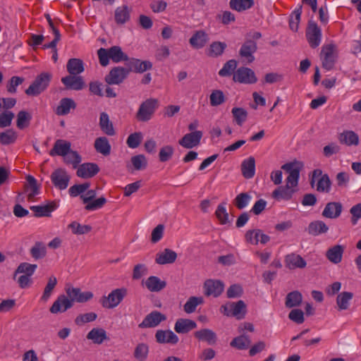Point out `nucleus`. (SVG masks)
<instances>
[{
	"instance_id": "c756f323",
	"label": "nucleus",
	"mask_w": 361,
	"mask_h": 361,
	"mask_svg": "<svg viewBox=\"0 0 361 361\" xmlns=\"http://www.w3.org/2000/svg\"><path fill=\"white\" fill-rule=\"evenodd\" d=\"M131 8L127 5H122L116 8L114 12L115 22L118 25H123L130 19Z\"/></svg>"
},
{
	"instance_id": "b1692460",
	"label": "nucleus",
	"mask_w": 361,
	"mask_h": 361,
	"mask_svg": "<svg viewBox=\"0 0 361 361\" xmlns=\"http://www.w3.org/2000/svg\"><path fill=\"white\" fill-rule=\"evenodd\" d=\"M155 338L159 343L175 345L179 341L178 336L171 330H158L156 332Z\"/></svg>"
},
{
	"instance_id": "4c0bfd02",
	"label": "nucleus",
	"mask_w": 361,
	"mask_h": 361,
	"mask_svg": "<svg viewBox=\"0 0 361 361\" xmlns=\"http://www.w3.org/2000/svg\"><path fill=\"white\" fill-rule=\"evenodd\" d=\"M75 107L76 104L73 99L71 98H63L61 99L56 109V114L59 116L67 115L70 113L71 109H74Z\"/></svg>"
},
{
	"instance_id": "0eeeda50",
	"label": "nucleus",
	"mask_w": 361,
	"mask_h": 361,
	"mask_svg": "<svg viewBox=\"0 0 361 361\" xmlns=\"http://www.w3.org/2000/svg\"><path fill=\"white\" fill-rule=\"evenodd\" d=\"M129 73L123 66H116L111 69L109 73L105 75L104 81L109 85H120L128 78Z\"/></svg>"
},
{
	"instance_id": "4d7b16f0",
	"label": "nucleus",
	"mask_w": 361,
	"mask_h": 361,
	"mask_svg": "<svg viewBox=\"0 0 361 361\" xmlns=\"http://www.w3.org/2000/svg\"><path fill=\"white\" fill-rule=\"evenodd\" d=\"M210 105L212 106H217L226 102V97L223 91L220 90H214L209 96Z\"/></svg>"
},
{
	"instance_id": "cd10ccee",
	"label": "nucleus",
	"mask_w": 361,
	"mask_h": 361,
	"mask_svg": "<svg viewBox=\"0 0 361 361\" xmlns=\"http://www.w3.org/2000/svg\"><path fill=\"white\" fill-rule=\"evenodd\" d=\"M286 267L289 269H302L307 265L305 260L299 255L291 253L285 257Z\"/></svg>"
},
{
	"instance_id": "13d9d810",
	"label": "nucleus",
	"mask_w": 361,
	"mask_h": 361,
	"mask_svg": "<svg viewBox=\"0 0 361 361\" xmlns=\"http://www.w3.org/2000/svg\"><path fill=\"white\" fill-rule=\"evenodd\" d=\"M16 139V133L12 129L0 133V143L3 145H8L14 143Z\"/></svg>"
},
{
	"instance_id": "3c124183",
	"label": "nucleus",
	"mask_w": 361,
	"mask_h": 361,
	"mask_svg": "<svg viewBox=\"0 0 361 361\" xmlns=\"http://www.w3.org/2000/svg\"><path fill=\"white\" fill-rule=\"evenodd\" d=\"M238 62L235 59L228 60L226 62L223 68L219 71V75L221 77H229L233 75L237 68Z\"/></svg>"
},
{
	"instance_id": "c9c22d12",
	"label": "nucleus",
	"mask_w": 361,
	"mask_h": 361,
	"mask_svg": "<svg viewBox=\"0 0 361 361\" xmlns=\"http://www.w3.org/2000/svg\"><path fill=\"white\" fill-rule=\"evenodd\" d=\"M328 231L329 226L322 220L312 221L307 227L308 233L314 236L326 233Z\"/></svg>"
},
{
	"instance_id": "f704fd0d",
	"label": "nucleus",
	"mask_w": 361,
	"mask_h": 361,
	"mask_svg": "<svg viewBox=\"0 0 361 361\" xmlns=\"http://www.w3.org/2000/svg\"><path fill=\"white\" fill-rule=\"evenodd\" d=\"M344 249L343 245H336L328 249L326 257L331 262L338 264L342 260Z\"/></svg>"
},
{
	"instance_id": "79ce46f5",
	"label": "nucleus",
	"mask_w": 361,
	"mask_h": 361,
	"mask_svg": "<svg viewBox=\"0 0 361 361\" xmlns=\"http://www.w3.org/2000/svg\"><path fill=\"white\" fill-rule=\"evenodd\" d=\"M94 147L97 152L104 156H108L111 153V145L106 137H97L94 141Z\"/></svg>"
},
{
	"instance_id": "1a4fd4ad",
	"label": "nucleus",
	"mask_w": 361,
	"mask_h": 361,
	"mask_svg": "<svg viewBox=\"0 0 361 361\" xmlns=\"http://www.w3.org/2000/svg\"><path fill=\"white\" fill-rule=\"evenodd\" d=\"M233 80L243 84H254L257 81L255 72L247 67L238 68L233 74Z\"/></svg>"
},
{
	"instance_id": "ea45409f",
	"label": "nucleus",
	"mask_w": 361,
	"mask_h": 361,
	"mask_svg": "<svg viewBox=\"0 0 361 361\" xmlns=\"http://www.w3.org/2000/svg\"><path fill=\"white\" fill-rule=\"evenodd\" d=\"M67 71L71 75H80L84 70V63L80 59H70L66 64Z\"/></svg>"
},
{
	"instance_id": "39448f33",
	"label": "nucleus",
	"mask_w": 361,
	"mask_h": 361,
	"mask_svg": "<svg viewBox=\"0 0 361 361\" xmlns=\"http://www.w3.org/2000/svg\"><path fill=\"white\" fill-rule=\"evenodd\" d=\"M220 310L224 315L235 317L240 319L245 315L246 305L243 300H238L236 302H231L222 305Z\"/></svg>"
},
{
	"instance_id": "680f3d73",
	"label": "nucleus",
	"mask_w": 361,
	"mask_h": 361,
	"mask_svg": "<svg viewBox=\"0 0 361 361\" xmlns=\"http://www.w3.org/2000/svg\"><path fill=\"white\" fill-rule=\"evenodd\" d=\"M97 314L94 312H87L78 314L75 319V324L78 326H82L86 323L94 322L97 319Z\"/></svg>"
},
{
	"instance_id": "a18cd8bd",
	"label": "nucleus",
	"mask_w": 361,
	"mask_h": 361,
	"mask_svg": "<svg viewBox=\"0 0 361 361\" xmlns=\"http://www.w3.org/2000/svg\"><path fill=\"white\" fill-rule=\"evenodd\" d=\"M353 298V293L351 292H342L337 295L336 304L338 310H348L350 305V301Z\"/></svg>"
},
{
	"instance_id": "423d86ee",
	"label": "nucleus",
	"mask_w": 361,
	"mask_h": 361,
	"mask_svg": "<svg viewBox=\"0 0 361 361\" xmlns=\"http://www.w3.org/2000/svg\"><path fill=\"white\" fill-rule=\"evenodd\" d=\"M301 168L302 164L298 161L288 162L281 166L282 169L288 173V176L286 179V185L290 188H294L298 185Z\"/></svg>"
},
{
	"instance_id": "4468645a",
	"label": "nucleus",
	"mask_w": 361,
	"mask_h": 361,
	"mask_svg": "<svg viewBox=\"0 0 361 361\" xmlns=\"http://www.w3.org/2000/svg\"><path fill=\"white\" fill-rule=\"evenodd\" d=\"M66 294L71 298L73 305L76 302H86L93 298V293L90 291L82 292L79 288H68L66 289Z\"/></svg>"
},
{
	"instance_id": "774afa93",
	"label": "nucleus",
	"mask_w": 361,
	"mask_h": 361,
	"mask_svg": "<svg viewBox=\"0 0 361 361\" xmlns=\"http://www.w3.org/2000/svg\"><path fill=\"white\" fill-rule=\"evenodd\" d=\"M301 13H302V6H300L290 15V20H289V25H290V28L293 31H297L298 29V25H299L300 20Z\"/></svg>"
},
{
	"instance_id": "9b49d317",
	"label": "nucleus",
	"mask_w": 361,
	"mask_h": 361,
	"mask_svg": "<svg viewBox=\"0 0 361 361\" xmlns=\"http://www.w3.org/2000/svg\"><path fill=\"white\" fill-rule=\"evenodd\" d=\"M335 48L334 44H329L323 46L322 49L321 59L322 67L327 71L333 69L334 66L336 62Z\"/></svg>"
},
{
	"instance_id": "bb28decb",
	"label": "nucleus",
	"mask_w": 361,
	"mask_h": 361,
	"mask_svg": "<svg viewBox=\"0 0 361 361\" xmlns=\"http://www.w3.org/2000/svg\"><path fill=\"white\" fill-rule=\"evenodd\" d=\"M194 336L200 341H204L209 345H215L217 341L216 334L209 329H202L194 333Z\"/></svg>"
},
{
	"instance_id": "c03bdc74",
	"label": "nucleus",
	"mask_w": 361,
	"mask_h": 361,
	"mask_svg": "<svg viewBox=\"0 0 361 361\" xmlns=\"http://www.w3.org/2000/svg\"><path fill=\"white\" fill-rule=\"evenodd\" d=\"M56 209L55 203H51L47 205L31 206L30 209L35 212L37 217L50 216L51 212Z\"/></svg>"
},
{
	"instance_id": "aec40b11",
	"label": "nucleus",
	"mask_w": 361,
	"mask_h": 361,
	"mask_svg": "<svg viewBox=\"0 0 361 361\" xmlns=\"http://www.w3.org/2000/svg\"><path fill=\"white\" fill-rule=\"evenodd\" d=\"M224 285L220 281L207 280L204 283V294L207 296H219L224 290Z\"/></svg>"
},
{
	"instance_id": "a19ab883",
	"label": "nucleus",
	"mask_w": 361,
	"mask_h": 361,
	"mask_svg": "<svg viewBox=\"0 0 361 361\" xmlns=\"http://www.w3.org/2000/svg\"><path fill=\"white\" fill-rule=\"evenodd\" d=\"M99 127L101 130L107 135L112 136L116 133L113 124L109 120V115L105 112H102L100 114Z\"/></svg>"
},
{
	"instance_id": "5701e85b",
	"label": "nucleus",
	"mask_w": 361,
	"mask_h": 361,
	"mask_svg": "<svg viewBox=\"0 0 361 361\" xmlns=\"http://www.w3.org/2000/svg\"><path fill=\"white\" fill-rule=\"evenodd\" d=\"M207 33L204 30H197L189 39V43L194 49H202L209 42Z\"/></svg>"
},
{
	"instance_id": "72a5a7b5",
	"label": "nucleus",
	"mask_w": 361,
	"mask_h": 361,
	"mask_svg": "<svg viewBox=\"0 0 361 361\" xmlns=\"http://www.w3.org/2000/svg\"><path fill=\"white\" fill-rule=\"evenodd\" d=\"M295 192V190L286 185L285 186H279L276 188L273 191L271 196L276 200H290Z\"/></svg>"
},
{
	"instance_id": "f03ea898",
	"label": "nucleus",
	"mask_w": 361,
	"mask_h": 361,
	"mask_svg": "<svg viewBox=\"0 0 361 361\" xmlns=\"http://www.w3.org/2000/svg\"><path fill=\"white\" fill-rule=\"evenodd\" d=\"M52 78V74L43 72L38 75L30 87L25 90V94L28 96H37L44 92L49 85Z\"/></svg>"
},
{
	"instance_id": "2eb2a0df",
	"label": "nucleus",
	"mask_w": 361,
	"mask_h": 361,
	"mask_svg": "<svg viewBox=\"0 0 361 361\" xmlns=\"http://www.w3.org/2000/svg\"><path fill=\"white\" fill-rule=\"evenodd\" d=\"M61 82L66 90H81L85 87V81L82 76L69 74L61 78Z\"/></svg>"
},
{
	"instance_id": "e2e57ef3",
	"label": "nucleus",
	"mask_w": 361,
	"mask_h": 361,
	"mask_svg": "<svg viewBox=\"0 0 361 361\" xmlns=\"http://www.w3.org/2000/svg\"><path fill=\"white\" fill-rule=\"evenodd\" d=\"M63 158L64 162L66 164H71L74 169L78 166L82 160L80 155L76 151L71 149Z\"/></svg>"
},
{
	"instance_id": "6e6d98bb",
	"label": "nucleus",
	"mask_w": 361,
	"mask_h": 361,
	"mask_svg": "<svg viewBox=\"0 0 361 361\" xmlns=\"http://www.w3.org/2000/svg\"><path fill=\"white\" fill-rule=\"evenodd\" d=\"M226 202H221L218 205L216 210L215 212V215L216 218L219 221L220 224L223 225L230 222L228 219L229 215L226 211Z\"/></svg>"
},
{
	"instance_id": "69168bd1",
	"label": "nucleus",
	"mask_w": 361,
	"mask_h": 361,
	"mask_svg": "<svg viewBox=\"0 0 361 361\" xmlns=\"http://www.w3.org/2000/svg\"><path fill=\"white\" fill-rule=\"evenodd\" d=\"M32 118L31 115L25 111H20L17 115L16 125L19 129H23L29 126Z\"/></svg>"
},
{
	"instance_id": "473e14b6",
	"label": "nucleus",
	"mask_w": 361,
	"mask_h": 361,
	"mask_svg": "<svg viewBox=\"0 0 361 361\" xmlns=\"http://www.w3.org/2000/svg\"><path fill=\"white\" fill-rule=\"evenodd\" d=\"M87 338L97 345H100L104 341L109 340L106 331L102 328H93L87 334Z\"/></svg>"
},
{
	"instance_id": "7ed1b4c3",
	"label": "nucleus",
	"mask_w": 361,
	"mask_h": 361,
	"mask_svg": "<svg viewBox=\"0 0 361 361\" xmlns=\"http://www.w3.org/2000/svg\"><path fill=\"white\" fill-rule=\"evenodd\" d=\"M158 107L157 99H147L140 105L135 118L138 121L147 122L151 119L155 110Z\"/></svg>"
},
{
	"instance_id": "5fc2aeb1",
	"label": "nucleus",
	"mask_w": 361,
	"mask_h": 361,
	"mask_svg": "<svg viewBox=\"0 0 361 361\" xmlns=\"http://www.w3.org/2000/svg\"><path fill=\"white\" fill-rule=\"evenodd\" d=\"M149 347L147 344L141 343L137 345L134 350V357L138 361H145L147 358Z\"/></svg>"
},
{
	"instance_id": "09e8293b",
	"label": "nucleus",
	"mask_w": 361,
	"mask_h": 361,
	"mask_svg": "<svg viewBox=\"0 0 361 361\" xmlns=\"http://www.w3.org/2000/svg\"><path fill=\"white\" fill-rule=\"evenodd\" d=\"M30 255L36 260L44 258L47 255L44 243L40 241L35 242L30 249Z\"/></svg>"
},
{
	"instance_id": "6ab92c4d",
	"label": "nucleus",
	"mask_w": 361,
	"mask_h": 361,
	"mask_svg": "<svg viewBox=\"0 0 361 361\" xmlns=\"http://www.w3.org/2000/svg\"><path fill=\"white\" fill-rule=\"evenodd\" d=\"M342 211L343 205L341 202H329L326 204L322 215L324 218L335 219L341 216Z\"/></svg>"
},
{
	"instance_id": "4be33fe9",
	"label": "nucleus",
	"mask_w": 361,
	"mask_h": 361,
	"mask_svg": "<svg viewBox=\"0 0 361 361\" xmlns=\"http://www.w3.org/2000/svg\"><path fill=\"white\" fill-rule=\"evenodd\" d=\"M99 171V168L94 163H85L78 168L76 174L78 177L88 178L94 176Z\"/></svg>"
},
{
	"instance_id": "a211bd4d",
	"label": "nucleus",
	"mask_w": 361,
	"mask_h": 361,
	"mask_svg": "<svg viewBox=\"0 0 361 361\" xmlns=\"http://www.w3.org/2000/svg\"><path fill=\"white\" fill-rule=\"evenodd\" d=\"M73 306V302L68 295H65L62 294L54 302L49 310L53 314H57L59 312H64Z\"/></svg>"
},
{
	"instance_id": "864d4df0",
	"label": "nucleus",
	"mask_w": 361,
	"mask_h": 361,
	"mask_svg": "<svg viewBox=\"0 0 361 361\" xmlns=\"http://www.w3.org/2000/svg\"><path fill=\"white\" fill-rule=\"evenodd\" d=\"M331 181L327 173H324L318 180L317 183V191L319 192L329 193L331 190Z\"/></svg>"
},
{
	"instance_id": "7c9ffc66",
	"label": "nucleus",
	"mask_w": 361,
	"mask_h": 361,
	"mask_svg": "<svg viewBox=\"0 0 361 361\" xmlns=\"http://www.w3.org/2000/svg\"><path fill=\"white\" fill-rule=\"evenodd\" d=\"M339 142L347 146H357L359 144V136L353 130H344L338 137Z\"/></svg>"
},
{
	"instance_id": "ddd939ff",
	"label": "nucleus",
	"mask_w": 361,
	"mask_h": 361,
	"mask_svg": "<svg viewBox=\"0 0 361 361\" xmlns=\"http://www.w3.org/2000/svg\"><path fill=\"white\" fill-rule=\"evenodd\" d=\"M70 178L71 177L67 173L66 171L61 168L54 170L51 175V180L52 183L59 190L66 189L68 185Z\"/></svg>"
},
{
	"instance_id": "f8f14e48",
	"label": "nucleus",
	"mask_w": 361,
	"mask_h": 361,
	"mask_svg": "<svg viewBox=\"0 0 361 361\" xmlns=\"http://www.w3.org/2000/svg\"><path fill=\"white\" fill-rule=\"evenodd\" d=\"M306 37L312 48L317 47L321 42L322 31L317 24L310 21L306 30Z\"/></svg>"
},
{
	"instance_id": "6e6552de",
	"label": "nucleus",
	"mask_w": 361,
	"mask_h": 361,
	"mask_svg": "<svg viewBox=\"0 0 361 361\" xmlns=\"http://www.w3.org/2000/svg\"><path fill=\"white\" fill-rule=\"evenodd\" d=\"M97 192L94 190H89L85 195H81L80 198L83 203L87 204L85 209L88 211L96 210L102 208L106 202V199L104 197H101L95 200H93L96 197Z\"/></svg>"
},
{
	"instance_id": "49530a36",
	"label": "nucleus",
	"mask_w": 361,
	"mask_h": 361,
	"mask_svg": "<svg viewBox=\"0 0 361 361\" xmlns=\"http://www.w3.org/2000/svg\"><path fill=\"white\" fill-rule=\"evenodd\" d=\"M203 303L204 299L202 297H190L183 305V310L187 314L193 313L195 312L197 307Z\"/></svg>"
},
{
	"instance_id": "f257e3e1",
	"label": "nucleus",
	"mask_w": 361,
	"mask_h": 361,
	"mask_svg": "<svg viewBox=\"0 0 361 361\" xmlns=\"http://www.w3.org/2000/svg\"><path fill=\"white\" fill-rule=\"evenodd\" d=\"M99 63L105 67L111 59L114 63L125 61L126 63L128 56L125 54L119 46H113L109 49L100 48L97 51Z\"/></svg>"
},
{
	"instance_id": "f3484780",
	"label": "nucleus",
	"mask_w": 361,
	"mask_h": 361,
	"mask_svg": "<svg viewBox=\"0 0 361 361\" xmlns=\"http://www.w3.org/2000/svg\"><path fill=\"white\" fill-rule=\"evenodd\" d=\"M166 316L158 311H152L148 314L143 321L139 324L138 326L141 329L153 328L158 326L161 322L165 321Z\"/></svg>"
},
{
	"instance_id": "dca6fc26",
	"label": "nucleus",
	"mask_w": 361,
	"mask_h": 361,
	"mask_svg": "<svg viewBox=\"0 0 361 361\" xmlns=\"http://www.w3.org/2000/svg\"><path fill=\"white\" fill-rule=\"evenodd\" d=\"M203 133L200 130H196L185 134L178 140V144L186 149H191L200 143Z\"/></svg>"
},
{
	"instance_id": "603ef678",
	"label": "nucleus",
	"mask_w": 361,
	"mask_h": 361,
	"mask_svg": "<svg viewBox=\"0 0 361 361\" xmlns=\"http://www.w3.org/2000/svg\"><path fill=\"white\" fill-rule=\"evenodd\" d=\"M234 121L241 126L247 118V111L241 107H234L231 110Z\"/></svg>"
},
{
	"instance_id": "338daca9",
	"label": "nucleus",
	"mask_w": 361,
	"mask_h": 361,
	"mask_svg": "<svg viewBox=\"0 0 361 361\" xmlns=\"http://www.w3.org/2000/svg\"><path fill=\"white\" fill-rule=\"evenodd\" d=\"M131 163L135 170L145 169L147 166V160L145 155L137 154L131 157Z\"/></svg>"
},
{
	"instance_id": "0e129e2a",
	"label": "nucleus",
	"mask_w": 361,
	"mask_h": 361,
	"mask_svg": "<svg viewBox=\"0 0 361 361\" xmlns=\"http://www.w3.org/2000/svg\"><path fill=\"white\" fill-rule=\"evenodd\" d=\"M73 233L75 235H82L92 231V226L90 225H82L77 221H73L68 225Z\"/></svg>"
},
{
	"instance_id": "052dcab7",
	"label": "nucleus",
	"mask_w": 361,
	"mask_h": 361,
	"mask_svg": "<svg viewBox=\"0 0 361 361\" xmlns=\"http://www.w3.org/2000/svg\"><path fill=\"white\" fill-rule=\"evenodd\" d=\"M251 200V196L247 192L238 194L233 200V204L238 209H243L247 207Z\"/></svg>"
},
{
	"instance_id": "393cba45",
	"label": "nucleus",
	"mask_w": 361,
	"mask_h": 361,
	"mask_svg": "<svg viewBox=\"0 0 361 361\" xmlns=\"http://www.w3.org/2000/svg\"><path fill=\"white\" fill-rule=\"evenodd\" d=\"M71 147L70 142L61 139L56 140L53 148L49 152V155L51 157L56 155L64 157L70 152Z\"/></svg>"
},
{
	"instance_id": "37998d69",
	"label": "nucleus",
	"mask_w": 361,
	"mask_h": 361,
	"mask_svg": "<svg viewBox=\"0 0 361 361\" xmlns=\"http://www.w3.org/2000/svg\"><path fill=\"white\" fill-rule=\"evenodd\" d=\"M302 301V294L298 291L294 290L287 294L286 297L285 305L288 308L298 307Z\"/></svg>"
},
{
	"instance_id": "8fccbe9b",
	"label": "nucleus",
	"mask_w": 361,
	"mask_h": 361,
	"mask_svg": "<svg viewBox=\"0 0 361 361\" xmlns=\"http://www.w3.org/2000/svg\"><path fill=\"white\" fill-rule=\"evenodd\" d=\"M251 343V341L248 336L245 335H241L234 338L230 345L231 347L238 350H245L248 348Z\"/></svg>"
},
{
	"instance_id": "e433bc0d",
	"label": "nucleus",
	"mask_w": 361,
	"mask_h": 361,
	"mask_svg": "<svg viewBox=\"0 0 361 361\" xmlns=\"http://www.w3.org/2000/svg\"><path fill=\"white\" fill-rule=\"evenodd\" d=\"M241 171L244 178H252L255 173V159L252 157L243 161L241 164Z\"/></svg>"
},
{
	"instance_id": "20e7f679",
	"label": "nucleus",
	"mask_w": 361,
	"mask_h": 361,
	"mask_svg": "<svg viewBox=\"0 0 361 361\" xmlns=\"http://www.w3.org/2000/svg\"><path fill=\"white\" fill-rule=\"evenodd\" d=\"M126 295V288H116L113 290L108 296H102L99 300V302L104 308L113 309L121 303Z\"/></svg>"
},
{
	"instance_id": "de8ad7c7",
	"label": "nucleus",
	"mask_w": 361,
	"mask_h": 361,
	"mask_svg": "<svg viewBox=\"0 0 361 361\" xmlns=\"http://www.w3.org/2000/svg\"><path fill=\"white\" fill-rule=\"evenodd\" d=\"M37 266V264H32L27 262L20 263L16 269L13 274V279H16L18 274H24L29 276H32L35 273Z\"/></svg>"
},
{
	"instance_id": "58836bf2",
	"label": "nucleus",
	"mask_w": 361,
	"mask_h": 361,
	"mask_svg": "<svg viewBox=\"0 0 361 361\" xmlns=\"http://www.w3.org/2000/svg\"><path fill=\"white\" fill-rule=\"evenodd\" d=\"M145 286L151 292H159L166 286V282L157 276H151L146 280Z\"/></svg>"
},
{
	"instance_id": "c85d7f7f",
	"label": "nucleus",
	"mask_w": 361,
	"mask_h": 361,
	"mask_svg": "<svg viewBox=\"0 0 361 361\" xmlns=\"http://www.w3.org/2000/svg\"><path fill=\"white\" fill-rule=\"evenodd\" d=\"M197 327L195 321L189 319L180 318L176 320L174 326V330L178 334H188Z\"/></svg>"
},
{
	"instance_id": "2f4dec72",
	"label": "nucleus",
	"mask_w": 361,
	"mask_h": 361,
	"mask_svg": "<svg viewBox=\"0 0 361 361\" xmlns=\"http://www.w3.org/2000/svg\"><path fill=\"white\" fill-rule=\"evenodd\" d=\"M26 180L27 183L24 185L25 191L28 192V200L33 201L35 197L39 193V187L36 179L32 176L28 175L26 177Z\"/></svg>"
},
{
	"instance_id": "bf43d9fd",
	"label": "nucleus",
	"mask_w": 361,
	"mask_h": 361,
	"mask_svg": "<svg viewBox=\"0 0 361 361\" xmlns=\"http://www.w3.org/2000/svg\"><path fill=\"white\" fill-rule=\"evenodd\" d=\"M227 45L225 42H214L209 46V55L213 57H217L224 52Z\"/></svg>"
},
{
	"instance_id": "412c9836",
	"label": "nucleus",
	"mask_w": 361,
	"mask_h": 361,
	"mask_svg": "<svg viewBox=\"0 0 361 361\" xmlns=\"http://www.w3.org/2000/svg\"><path fill=\"white\" fill-rule=\"evenodd\" d=\"M257 49V46L255 41L247 39L242 45L239 54L242 58H245L248 63H252L255 60L253 54Z\"/></svg>"
},
{
	"instance_id": "9d476101",
	"label": "nucleus",
	"mask_w": 361,
	"mask_h": 361,
	"mask_svg": "<svg viewBox=\"0 0 361 361\" xmlns=\"http://www.w3.org/2000/svg\"><path fill=\"white\" fill-rule=\"evenodd\" d=\"M125 66L130 74V72L142 73L152 68V63L149 61H141L135 58H128Z\"/></svg>"
},
{
	"instance_id": "a878e982",
	"label": "nucleus",
	"mask_w": 361,
	"mask_h": 361,
	"mask_svg": "<svg viewBox=\"0 0 361 361\" xmlns=\"http://www.w3.org/2000/svg\"><path fill=\"white\" fill-rule=\"evenodd\" d=\"M177 253L169 248H165L162 252L156 255L155 262L160 265L173 264L177 259Z\"/></svg>"
}]
</instances>
